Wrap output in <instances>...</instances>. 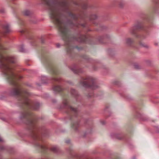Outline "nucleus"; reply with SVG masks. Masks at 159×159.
Instances as JSON below:
<instances>
[{"label": "nucleus", "mask_w": 159, "mask_h": 159, "mask_svg": "<svg viewBox=\"0 0 159 159\" xmlns=\"http://www.w3.org/2000/svg\"><path fill=\"white\" fill-rule=\"evenodd\" d=\"M0 68L2 70L4 73L6 75L11 83L14 84V79L15 75L13 73L12 70L8 64L9 62L11 63L15 62V61L12 57H4L0 55Z\"/></svg>", "instance_id": "obj_1"}, {"label": "nucleus", "mask_w": 159, "mask_h": 159, "mask_svg": "<svg viewBox=\"0 0 159 159\" xmlns=\"http://www.w3.org/2000/svg\"><path fill=\"white\" fill-rule=\"evenodd\" d=\"M49 14L50 18L57 25L61 35L66 37L67 33V29L65 24L61 20L58 12L55 7H51Z\"/></svg>", "instance_id": "obj_2"}, {"label": "nucleus", "mask_w": 159, "mask_h": 159, "mask_svg": "<svg viewBox=\"0 0 159 159\" xmlns=\"http://www.w3.org/2000/svg\"><path fill=\"white\" fill-rule=\"evenodd\" d=\"M96 79L93 77H90V90H94L99 87Z\"/></svg>", "instance_id": "obj_3"}, {"label": "nucleus", "mask_w": 159, "mask_h": 159, "mask_svg": "<svg viewBox=\"0 0 159 159\" xmlns=\"http://www.w3.org/2000/svg\"><path fill=\"white\" fill-rule=\"evenodd\" d=\"M98 18V16L96 15H91V17H90V21H91L95 25L98 24V22L97 21H93V20H96Z\"/></svg>", "instance_id": "obj_4"}, {"label": "nucleus", "mask_w": 159, "mask_h": 159, "mask_svg": "<svg viewBox=\"0 0 159 159\" xmlns=\"http://www.w3.org/2000/svg\"><path fill=\"white\" fill-rule=\"evenodd\" d=\"M11 94L13 95H16L19 94V91L17 88H14L11 91Z\"/></svg>", "instance_id": "obj_5"}, {"label": "nucleus", "mask_w": 159, "mask_h": 159, "mask_svg": "<svg viewBox=\"0 0 159 159\" xmlns=\"http://www.w3.org/2000/svg\"><path fill=\"white\" fill-rule=\"evenodd\" d=\"M89 81L84 80L83 82H81L80 84L83 87L86 88L89 86Z\"/></svg>", "instance_id": "obj_6"}, {"label": "nucleus", "mask_w": 159, "mask_h": 159, "mask_svg": "<svg viewBox=\"0 0 159 159\" xmlns=\"http://www.w3.org/2000/svg\"><path fill=\"white\" fill-rule=\"evenodd\" d=\"M53 89L54 91L57 92H59L61 90V89L59 86H57L54 87Z\"/></svg>", "instance_id": "obj_7"}, {"label": "nucleus", "mask_w": 159, "mask_h": 159, "mask_svg": "<svg viewBox=\"0 0 159 159\" xmlns=\"http://www.w3.org/2000/svg\"><path fill=\"white\" fill-rule=\"evenodd\" d=\"M24 14L25 16H28L30 14V12L28 10H25L24 12Z\"/></svg>", "instance_id": "obj_8"}, {"label": "nucleus", "mask_w": 159, "mask_h": 159, "mask_svg": "<svg viewBox=\"0 0 159 159\" xmlns=\"http://www.w3.org/2000/svg\"><path fill=\"white\" fill-rule=\"evenodd\" d=\"M155 129L156 133H159V127L157 126H155Z\"/></svg>", "instance_id": "obj_9"}, {"label": "nucleus", "mask_w": 159, "mask_h": 159, "mask_svg": "<svg viewBox=\"0 0 159 159\" xmlns=\"http://www.w3.org/2000/svg\"><path fill=\"white\" fill-rule=\"evenodd\" d=\"M132 42V40L130 39H128L126 40V42L128 44L131 43Z\"/></svg>", "instance_id": "obj_10"}, {"label": "nucleus", "mask_w": 159, "mask_h": 159, "mask_svg": "<svg viewBox=\"0 0 159 159\" xmlns=\"http://www.w3.org/2000/svg\"><path fill=\"white\" fill-rule=\"evenodd\" d=\"M19 50H20V51L21 52H25V50L24 48V47L23 46H21Z\"/></svg>", "instance_id": "obj_11"}, {"label": "nucleus", "mask_w": 159, "mask_h": 159, "mask_svg": "<svg viewBox=\"0 0 159 159\" xmlns=\"http://www.w3.org/2000/svg\"><path fill=\"white\" fill-rule=\"evenodd\" d=\"M66 3L65 2H62L61 4V5L62 6H66Z\"/></svg>", "instance_id": "obj_12"}, {"label": "nucleus", "mask_w": 159, "mask_h": 159, "mask_svg": "<svg viewBox=\"0 0 159 159\" xmlns=\"http://www.w3.org/2000/svg\"><path fill=\"white\" fill-rule=\"evenodd\" d=\"M140 45L142 46V47H146V48H148V46H147V45H146V44H144V43H140Z\"/></svg>", "instance_id": "obj_13"}, {"label": "nucleus", "mask_w": 159, "mask_h": 159, "mask_svg": "<svg viewBox=\"0 0 159 159\" xmlns=\"http://www.w3.org/2000/svg\"><path fill=\"white\" fill-rule=\"evenodd\" d=\"M70 109L74 111H77V109L76 108H74L72 107H70Z\"/></svg>", "instance_id": "obj_14"}, {"label": "nucleus", "mask_w": 159, "mask_h": 159, "mask_svg": "<svg viewBox=\"0 0 159 159\" xmlns=\"http://www.w3.org/2000/svg\"><path fill=\"white\" fill-rule=\"evenodd\" d=\"M28 103V99L27 98H25V103L27 104Z\"/></svg>", "instance_id": "obj_15"}, {"label": "nucleus", "mask_w": 159, "mask_h": 159, "mask_svg": "<svg viewBox=\"0 0 159 159\" xmlns=\"http://www.w3.org/2000/svg\"><path fill=\"white\" fill-rule=\"evenodd\" d=\"M37 146H38L39 147V148H43L44 147L42 145H40L39 144H36Z\"/></svg>", "instance_id": "obj_16"}, {"label": "nucleus", "mask_w": 159, "mask_h": 159, "mask_svg": "<svg viewBox=\"0 0 159 159\" xmlns=\"http://www.w3.org/2000/svg\"><path fill=\"white\" fill-rule=\"evenodd\" d=\"M4 12H5V11L3 9L1 10L0 11V12L3 13H4Z\"/></svg>", "instance_id": "obj_17"}, {"label": "nucleus", "mask_w": 159, "mask_h": 159, "mask_svg": "<svg viewBox=\"0 0 159 159\" xmlns=\"http://www.w3.org/2000/svg\"><path fill=\"white\" fill-rule=\"evenodd\" d=\"M52 150H53L54 151H55V150H56V148H52Z\"/></svg>", "instance_id": "obj_18"}, {"label": "nucleus", "mask_w": 159, "mask_h": 159, "mask_svg": "<svg viewBox=\"0 0 159 159\" xmlns=\"http://www.w3.org/2000/svg\"><path fill=\"white\" fill-rule=\"evenodd\" d=\"M57 47H60V44H57Z\"/></svg>", "instance_id": "obj_19"}, {"label": "nucleus", "mask_w": 159, "mask_h": 159, "mask_svg": "<svg viewBox=\"0 0 159 159\" xmlns=\"http://www.w3.org/2000/svg\"><path fill=\"white\" fill-rule=\"evenodd\" d=\"M86 132L84 133V136H85V135H86Z\"/></svg>", "instance_id": "obj_20"}, {"label": "nucleus", "mask_w": 159, "mask_h": 159, "mask_svg": "<svg viewBox=\"0 0 159 159\" xmlns=\"http://www.w3.org/2000/svg\"><path fill=\"white\" fill-rule=\"evenodd\" d=\"M2 141V139L1 138V137H0V141Z\"/></svg>", "instance_id": "obj_21"}, {"label": "nucleus", "mask_w": 159, "mask_h": 159, "mask_svg": "<svg viewBox=\"0 0 159 159\" xmlns=\"http://www.w3.org/2000/svg\"><path fill=\"white\" fill-rule=\"evenodd\" d=\"M8 26H7V27H6V28H8Z\"/></svg>", "instance_id": "obj_22"}, {"label": "nucleus", "mask_w": 159, "mask_h": 159, "mask_svg": "<svg viewBox=\"0 0 159 159\" xmlns=\"http://www.w3.org/2000/svg\"><path fill=\"white\" fill-rule=\"evenodd\" d=\"M73 128H75V126H73Z\"/></svg>", "instance_id": "obj_23"}]
</instances>
